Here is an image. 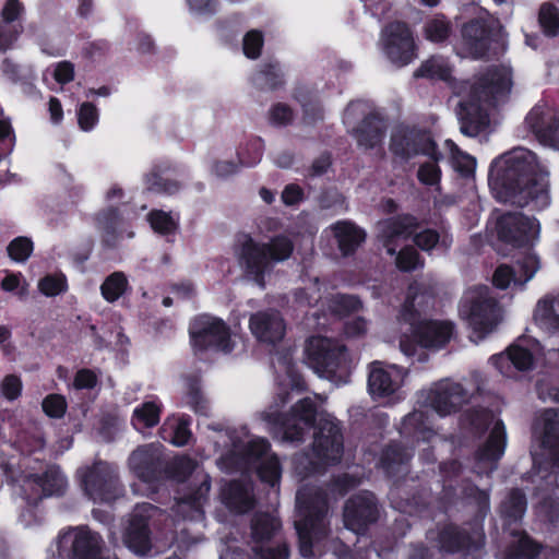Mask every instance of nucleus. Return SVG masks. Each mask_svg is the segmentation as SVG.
Instances as JSON below:
<instances>
[{
    "mask_svg": "<svg viewBox=\"0 0 559 559\" xmlns=\"http://www.w3.org/2000/svg\"><path fill=\"white\" fill-rule=\"evenodd\" d=\"M489 181L497 198L524 205L528 200L547 199L548 171L535 153L518 147L491 165Z\"/></svg>",
    "mask_w": 559,
    "mask_h": 559,
    "instance_id": "obj_1",
    "label": "nucleus"
},
{
    "mask_svg": "<svg viewBox=\"0 0 559 559\" xmlns=\"http://www.w3.org/2000/svg\"><path fill=\"white\" fill-rule=\"evenodd\" d=\"M511 85V71L506 67L489 70L471 85L457 111L461 132L476 136L488 122L487 109L503 102Z\"/></svg>",
    "mask_w": 559,
    "mask_h": 559,
    "instance_id": "obj_2",
    "label": "nucleus"
},
{
    "mask_svg": "<svg viewBox=\"0 0 559 559\" xmlns=\"http://www.w3.org/2000/svg\"><path fill=\"white\" fill-rule=\"evenodd\" d=\"M467 391L456 382L442 380L418 395L415 414L420 418L447 417L463 411L471 419H495L500 416V407H485L473 404Z\"/></svg>",
    "mask_w": 559,
    "mask_h": 559,
    "instance_id": "obj_3",
    "label": "nucleus"
},
{
    "mask_svg": "<svg viewBox=\"0 0 559 559\" xmlns=\"http://www.w3.org/2000/svg\"><path fill=\"white\" fill-rule=\"evenodd\" d=\"M432 297L423 292L418 283H413L400 313V320L409 323L417 343L429 349H440L450 342L454 333L453 323L445 320H419L420 312Z\"/></svg>",
    "mask_w": 559,
    "mask_h": 559,
    "instance_id": "obj_4",
    "label": "nucleus"
},
{
    "mask_svg": "<svg viewBox=\"0 0 559 559\" xmlns=\"http://www.w3.org/2000/svg\"><path fill=\"white\" fill-rule=\"evenodd\" d=\"M284 430V439L287 441L302 440L304 429H319L314 436L313 456L309 460L311 471H319L320 466L337 463L343 451V438L333 421H322V426H316V421H275Z\"/></svg>",
    "mask_w": 559,
    "mask_h": 559,
    "instance_id": "obj_5",
    "label": "nucleus"
},
{
    "mask_svg": "<svg viewBox=\"0 0 559 559\" xmlns=\"http://www.w3.org/2000/svg\"><path fill=\"white\" fill-rule=\"evenodd\" d=\"M411 236L417 247L427 252L433 248L445 251L452 245V238L447 234L440 235L431 228L418 231L417 219L411 215L390 218L380 224L379 237L391 255H394L399 245Z\"/></svg>",
    "mask_w": 559,
    "mask_h": 559,
    "instance_id": "obj_6",
    "label": "nucleus"
},
{
    "mask_svg": "<svg viewBox=\"0 0 559 559\" xmlns=\"http://www.w3.org/2000/svg\"><path fill=\"white\" fill-rule=\"evenodd\" d=\"M296 502L300 516L295 522L299 550L302 557H311L314 555V548L319 549L320 540L326 535V501L321 493H317L310 500L307 490L302 489L297 492Z\"/></svg>",
    "mask_w": 559,
    "mask_h": 559,
    "instance_id": "obj_7",
    "label": "nucleus"
},
{
    "mask_svg": "<svg viewBox=\"0 0 559 559\" xmlns=\"http://www.w3.org/2000/svg\"><path fill=\"white\" fill-rule=\"evenodd\" d=\"M293 252L292 240L284 235L276 236L269 243H258L245 236L241 240L240 259L249 275L263 285L265 273H269L274 262L287 260Z\"/></svg>",
    "mask_w": 559,
    "mask_h": 559,
    "instance_id": "obj_8",
    "label": "nucleus"
},
{
    "mask_svg": "<svg viewBox=\"0 0 559 559\" xmlns=\"http://www.w3.org/2000/svg\"><path fill=\"white\" fill-rule=\"evenodd\" d=\"M460 313L468 322L471 338L476 343L493 331L499 318L496 299L487 286L468 288L461 299Z\"/></svg>",
    "mask_w": 559,
    "mask_h": 559,
    "instance_id": "obj_9",
    "label": "nucleus"
},
{
    "mask_svg": "<svg viewBox=\"0 0 559 559\" xmlns=\"http://www.w3.org/2000/svg\"><path fill=\"white\" fill-rule=\"evenodd\" d=\"M306 357L309 367L321 378L333 379L338 370L347 366L345 346L325 336H312L308 340Z\"/></svg>",
    "mask_w": 559,
    "mask_h": 559,
    "instance_id": "obj_10",
    "label": "nucleus"
},
{
    "mask_svg": "<svg viewBox=\"0 0 559 559\" xmlns=\"http://www.w3.org/2000/svg\"><path fill=\"white\" fill-rule=\"evenodd\" d=\"M192 347L195 350L217 348L223 352L231 349L230 335L223 320L201 314L193 319L189 328Z\"/></svg>",
    "mask_w": 559,
    "mask_h": 559,
    "instance_id": "obj_11",
    "label": "nucleus"
},
{
    "mask_svg": "<svg viewBox=\"0 0 559 559\" xmlns=\"http://www.w3.org/2000/svg\"><path fill=\"white\" fill-rule=\"evenodd\" d=\"M85 493L94 502H109L119 492V485L114 468L99 462L91 468L79 472Z\"/></svg>",
    "mask_w": 559,
    "mask_h": 559,
    "instance_id": "obj_12",
    "label": "nucleus"
},
{
    "mask_svg": "<svg viewBox=\"0 0 559 559\" xmlns=\"http://www.w3.org/2000/svg\"><path fill=\"white\" fill-rule=\"evenodd\" d=\"M381 47L386 58L396 67H404L416 58L412 33L401 22L391 23L382 31Z\"/></svg>",
    "mask_w": 559,
    "mask_h": 559,
    "instance_id": "obj_13",
    "label": "nucleus"
},
{
    "mask_svg": "<svg viewBox=\"0 0 559 559\" xmlns=\"http://www.w3.org/2000/svg\"><path fill=\"white\" fill-rule=\"evenodd\" d=\"M391 151L405 159L418 154L427 155L439 160L442 155L436 151V144L429 134L406 128L394 131L391 140Z\"/></svg>",
    "mask_w": 559,
    "mask_h": 559,
    "instance_id": "obj_14",
    "label": "nucleus"
},
{
    "mask_svg": "<svg viewBox=\"0 0 559 559\" xmlns=\"http://www.w3.org/2000/svg\"><path fill=\"white\" fill-rule=\"evenodd\" d=\"M497 231L503 242L522 247L538 237L539 224L521 213H508L498 219Z\"/></svg>",
    "mask_w": 559,
    "mask_h": 559,
    "instance_id": "obj_15",
    "label": "nucleus"
},
{
    "mask_svg": "<svg viewBox=\"0 0 559 559\" xmlns=\"http://www.w3.org/2000/svg\"><path fill=\"white\" fill-rule=\"evenodd\" d=\"M406 371L396 365L373 361L369 366L368 391L374 399L395 395L404 384Z\"/></svg>",
    "mask_w": 559,
    "mask_h": 559,
    "instance_id": "obj_16",
    "label": "nucleus"
},
{
    "mask_svg": "<svg viewBox=\"0 0 559 559\" xmlns=\"http://www.w3.org/2000/svg\"><path fill=\"white\" fill-rule=\"evenodd\" d=\"M60 552L72 559H95L100 549V537L80 527L62 533L58 539Z\"/></svg>",
    "mask_w": 559,
    "mask_h": 559,
    "instance_id": "obj_17",
    "label": "nucleus"
},
{
    "mask_svg": "<svg viewBox=\"0 0 559 559\" xmlns=\"http://www.w3.org/2000/svg\"><path fill=\"white\" fill-rule=\"evenodd\" d=\"M158 510L148 503H142L134 509L123 540L126 546L138 555H144L150 549V536L147 520L154 516Z\"/></svg>",
    "mask_w": 559,
    "mask_h": 559,
    "instance_id": "obj_18",
    "label": "nucleus"
},
{
    "mask_svg": "<svg viewBox=\"0 0 559 559\" xmlns=\"http://www.w3.org/2000/svg\"><path fill=\"white\" fill-rule=\"evenodd\" d=\"M525 122L538 141L555 145L559 139V112L546 104L536 105L526 116Z\"/></svg>",
    "mask_w": 559,
    "mask_h": 559,
    "instance_id": "obj_19",
    "label": "nucleus"
},
{
    "mask_svg": "<svg viewBox=\"0 0 559 559\" xmlns=\"http://www.w3.org/2000/svg\"><path fill=\"white\" fill-rule=\"evenodd\" d=\"M67 480L57 467H50L43 476L31 475L23 483L24 498L28 503H36L44 497L61 495Z\"/></svg>",
    "mask_w": 559,
    "mask_h": 559,
    "instance_id": "obj_20",
    "label": "nucleus"
},
{
    "mask_svg": "<svg viewBox=\"0 0 559 559\" xmlns=\"http://www.w3.org/2000/svg\"><path fill=\"white\" fill-rule=\"evenodd\" d=\"M129 465L132 473L146 486L141 493L152 492L153 483L157 478L160 466L159 448L155 445L139 448L131 454Z\"/></svg>",
    "mask_w": 559,
    "mask_h": 559,
    "instance_id": "obj_21",
    "label": "nucleus"
},
{
    "mask_svg": "<svg viewBox=\"0 0 559 559\" xmlns=\"http://www.w3.org/2000/svg\"><path fill=\"white\" fill-rule=\"evenodd\" d=\"M378 514L373 495L361 492L347 501L344 510V523L348 530L360 533L368 523L377 520Z\"/></svg>",
    "mask_w": 559,
    "mask_h": 559,
    "instance_id": "obj_22",
    "label": "nucleus"
},
{
    "mask_svg": "<svg viewBox=\"0 0 559 559\" xmlns=\"http://www.w3.org/2000/svg\"><path fill=\"white\" fill-rule=\"evenodd\" d=\"M249 328L259 342L266 344L282 341L286 333V323L276 310L255 312L249 319Z\"/></svg>",
    "mask_w": 559,
    "mask_h": 559,
    "instance_id": "obj_23",
    "label": "nucleus"
},
{
    "mask_svg": "<svg viewBox=\"0 0 559 559\" xmlns=\"http://www.w3.org/2000/svg\"><path fill=\"white\" fill-rule=\"evenodd\" d=\"M269 443L262 438H253L247 442V456L249 461L262 460L258 465L260 478L275 487L281 477L278 460L269 455Z\"/></svg>",
    "mask_w": 559,
    "mask_h": 559,
    "instance_id": "obj_24",
    "label": "nucleus"
},
{
    "mask_svg": "<svg viewBox=\"0 0 559 559\" xmlns=\"http://www.w3.org/2000/svg\"><path fill=\"white\" fill-rule=\"evenodd\" d=\"M277 370L285 372V377L280 379V390L272 403L267 406L264 413V419H280L283 415V408L287 402V389H298L302 384L300 373L296 370L295 366L286 359L278 361Z\"/></svg>",
    "mask_w": 559,
    "mask_h": 559,
    "instance_id": "obj_25",
    "label": "nucleus"
},
{
    "mask_svg": "<svg viewBox=\"0 0 559 559\" xmlns=\"http://www.w3.org/2000/svg\"><path fill=\"white\" fill-rule=\"evenodd\" d=\"M534 353L521 343L511 345L507 353L490 358L493 366L506 377H513L512 367L519 371H527L534 366Z\"/></svg>",
    "mask_w": 559,
    "mask_h": 559,
    "instance_id": "obj_26",
    "label": "nucleus"
},
{
    "mask_svg": "<svg viewBox=\"0 0 559 559\" xmlns=\"http://www.w3.org/2000/svg\"><path fill=\"white\" fill-rule=\"evenodd\" d=\"M534 443H538L542 451L532 450L534 462L539 457H548L551 461L559 462V421H538L534 427Z\"/></svg>",
    "mask_w": 559,
    "mask_h": 559,
    "instance_id": "obj_27",
    "label": "nucleus"
},
{
    "mask_svg": "<svg viewBox=\"0 0 559 559\" xmlns=\"http://www.w3.org/2000/svg\"><path fill=\"white\" fill-rule=\"evenodd\" d=\"M539 267L538 260L535 255H527L523 262L519 264V270L514 271L508 265H500L495 274L492 282L501 289L508 288L511 284L514 286H523L537 272Z\"/></svg>",
    "mask_w": 559,
    "mask_h": 559,
    "instance_id": "obj_28",
    "label": "nucleus"
},
{
    "mask_svg": "<svg viewBox=\"0 0 559 559\" xmlns=\"http://www.w3.org/2000/svg\"><path fill=\"white\" fill-rule=\"evenodd\" d=\"M463 49L467 57L481 58L485 56L489 38L484 23L473 21L467 23L462 31Z\"/></svg>",
    "mask_w": 559,
    "mask_h": 559,
    "instance_id": "obj_29",
    "label": "nucleus"
},
{
    "mask_svg": "<svg viewBox=\"0 0 559 559\" xmlns=\"http://www.w3.org/2000/svg\"><path fill=\"white\" fill-rule=\"evenodd\" d=\"M289 415L293 419H324L331 416L325 399L318 394L297 401L290 407Z\"/></svg>",
    "mask_w": 559,
    "mask_h": 559,
    "instance_id": "obj_30",
    "label": "nucleus"
},
{
    "mask_svg": "<svg viewBox=\"0 0 559 559\" xmlns=\"http://www.w3.org/2000/svg\"><path fill=\"white\" fill-rule=\"evenodd\" d=\"M210 491V483L205 477L198 491L192 496L180 499L176 507L175 513L178 516H182V519H189L191 521H200L203 519V500L205 499L207 492Z\"/></svg>",
    "mask_w": 559,
    "mask_h": 559,
    "instance_id": "obj_31",
    "label": "nucleus"
},
{
    "mask_svg": "<svg viewBox=\"0 0 559 559\" xmlns=\"http://www.w3.org/2000/svg\"><path fill=\"white\" fill-rule=\"evenodd\" d=\"M343 254L354 252L365 240V233L350 222H337L331 227Z\"/></svg>",
    "mask_w": 559,
    "mask_h": 559,
    "instance_id": "obj_32",
    "label": "nucleus"
},
{
    "mask_svg": "<svg viewBox=\"0 0 559 559\" xmlns=\"http://www.w3.org/2000/svg\"><path fill=\"white\" fill-rule=\"evenodd\" d=\"M490 436L485 447L479 452L480 461L495 463L503 455L507 444L506 427L502 421H489Z\"/></svg>",
    "mask_w": 559,
    "mask_h": 559,
    "instance_id": "obj_33",
    "label": "nucleus"
},
{
    "mask_svg": "<svg viewBox=\"0 0 559 559\" xmlns=\"http://www.w3.org/2000/svg\"><path fill=\"white\" fill-rule=\"evenodd\" d=\"M252 487L249 483L234 481L226 486L222 492L223 500L237 512H246L252 506Z\"/></svg>",
    "mask_w": 559,
    "mask_h": 559,
    "instance_id": "obj_34",
    "label": "nucleus"
},
{
    "mask_svg": "<svg viewBox=\"0 0 559 559\" xmlns=\"http://www.w3.org/2000/svg\"><path fill=\"white\" fill-rule=\"evenodd\" d=\"M440 547L445 551H454L460 549L461 547L466 548H477L484 544V534L481 532H476L473 539L466 538L461 532H459L455 527H447L440 534Z\"/></svg>",
    "mask_w": 559,
    "mask_h": 559,
    "instance_id": "obj_35",
    "label": "nucleus"
},
{
    "mask_svg": "<svg viewBox=\"0 0 559 559\" xmlns=\"http://www.w3.org/2000/svg\"><path fill=\"white\" fill-rule=\"evenodd\" d=\"M534 318L542 328L559 332V296L554 300H540L535 309Z\"/></svg>",
    "mask_w": 559,
    "mask_h": 559,
    "instance_id": "obj_36",
    "label": "nucleus"
},
{
    "mask_svg": "<svg viewBox=\"0 0 559 559\" xmlns=\"http://www.w3.org/2000/svg\"><path fill=\"white\" fill-rule=\"evenodd\" d=\"M383 128L381 121L371 116L364 119L362 124L354 130V135L360 146L371 148L382 140Z\"/></svg>",
    "mask_w": 559,
    "mask_h": 559,
    "instance_id": "obj_37",
    "label": "nucleus"
},
{
    "mask_svg": "<svg viewBox=\"0 0 559 559\" xmlns=\"http://www.w3.org/2000/svg\"><path fill=\"white\" fill-rule=\"evenodd\" d=\"M129 288V282L124 273L114 272L105 278L100 285L103 298L108 302L118 300Z\"/></svg>",
    "mask_w": 559,
    "mask_h": 559,
    "instance_id": "obj_38",
    "label": "nucleus"
},
{
    "mask_svg": "<svg viewBox=\"0 0 559 559\" xmlns=\"http://www.w3.org/2000/svg\"><path fill=\"white\" fill-rule=\"evenodd\" d=\"M451 74V68L442 57H431L421 63L415 72V76L448 80Z\"/></svg>",
    "mask_w": 559,
    "mask_h": 559,
    "instance_id": "obj_39",
    "label": "nucleus"
},
{
    "mask_svg": "<svg viewBox=\"0 0 559 559\" xmlns=\"http://www.w3.org/2000/svg\"><path fill=\"white\" fill-rule=\"evenodd\" d=\"M280 526V522L274 514L258 515L252 524V536L257 542L269 539Z\"/></svg>",
    "mask_w": 559,
    "mask_h": 559,
    "instance_id": "obj_40",
    "label": "nucleus"
},
{
    "mask_svg": "<svg viewBox=\"0 0 559 559\" xmlns=\"http://www.w3.org/2000/svg\"><path fill=\"white\" fill-rule=\"evenodd\" d=\"M425 37L433 43H441L451 33V23L443 15H436L425 24Z\"/></svg>",
    "mask_w": 559,
    "mask_h": 559,
    "instance_id": "obj_41",
    "label": "nucleus"
},
{
    "mask_svg": "<svg viewBox=\"0 0 559 559\" xmlns=\"http://www.w3.org/2000/svg\"><path fill=\"white\" fill-rule=\"evenodd\" d=\"M447 145L450 147L452 153V163L456 171L463 176H471L476 168V160L468 154L460 151L459 147L450 140Z\"/></svg>",
    "mask_w": 559,
    "mask_h": 559,
    "instance_id": "obj_42",
    "label": "nucleus"
},
{
    "mask_svg": "<svg viewBox=\"0 0 559 559\" xmlns=\"http://www.w3.org/2000/svg\"><path fill=\"white\" fill-rule=\"evenodd\" d=\"M514 543L516 546L509 551L504 559H531L538 552V546L534 544L525 534H516L514 536Z\"/></svg>",
    "mask_w": 559,
    "mask_h": 559,
    "instance_id": "obj_43",
    "label": "nucleus"
},
{
    "mask_svg": "<svg viewBox=\"0 0 559 559\" xmlns=\"http://www.w3.org/2000/svg\"><path fill=\"white\" fill-rule=\"evenodd\" d=\"M328 307L332 314L344 316L360 307V301L353 296L333 295L328 300Z\"/></svg>",
    "mask_w": 559,
    "mask_h": 559,
    "instance_id": "obj_44",
    "label": "nucleus"
},
{
    "mask_svg": "<svg viewBox=\"0 0 559 559\" xmlns=\"http://www.w3.org/2000/svg\"><path fill=\"white\" fill-rule=\"evenodd\" d=\"M39 292L47 297H55L67 290V280L63 275H46L37 285Z\"/></svg>",
    "mask_w": 559,
    "mask_h": 559,
    "instance_id": "obj_45",
    "label": "nucleus"
},
{
    "mask_svg": "<svg viewBox=\"0 0 559 559\" xmlns=\"http://www.w3.org/2000/svg\"><path fill=\"white\" fill-rule=\"evenodd\" d=\"M148 221L152 228L160 234H169L177 228V218L163 211H153Z\"/></svg>",
    "mask_w": 559,
    "mask_h": 559,
    "instance_id": "obj_46",
    "label": "nucleus"
},
{
    "mask_svg": "<svg viewBox=\"0 0 559 559\" xmlns=\"http://www.w3.org/2000/svg\"><path fill=\"white\" fill-rule=\"evenodd\" d=\"M33 252V242L26 237H17L8 246V253L15 262H25Z\"/></svg>",
    "mask_w": 559,
    "mask_h": 559,
    "instance_id": "obj_47",
    "label": "nucleus"
},
{
    "mask_svg": "<svg viewBox=\"0 0 559 559\" xmlns=\"http://www.w3.org/2000/svg\"><path fill=\"white\" fill-rule=\"evenodd\" d=\"M539 22L548 35L559 31V11L551 4H544L539 11Z\"/></svg>",
    "mask_w": 559,
    "mask_h": 559,
    "instance_id": "obj_48",
    "label": "nucleus"
},
{
    "mask_svg": "<svg viewBox=\"0 0 559 559\" xmlns=\"http://www.w3.org/2000/svg\"><path fill=\"white\" fill-rule=\"evenodd\" d=\"M395 263L401 271L406 272L423 265L418 252L412 247L402 249L396 255Z\"/></svg>",
    "mask_w": 559,
    "mask_h": 559,
    "instance_id": "obj_49",
    "label": "nucleus"
},
{
    "mask_svg": "<svg viewBox=\"0 0 559 559\" xmlns=\"http://www.w3.org/2000/svg\"><path fill=\"white\" fill-rule=\"evenodd\" d=\"M417 178L423 185L433 186L438 189L441 178V169L436 162L425 163L418 168Z\"/></svg>",
    "mask_w": 559,
    "mask_h": 559,
    "instance_id": "obj_50",
    "label": "nucleus"
},
{
    "mask_svg": "<svg viewBox=\"0 0 559 559\" xmlns=\"http://www.w3.org/2000/svg\"><path fill=\"white\" fill-rule=\"evenodd\" d=\"M43 409L51 418H61L67 409L66 399L59 394H50L43 401Z\"/></svg>",
    "mask_w": 559,
    "mask_h": 559,
    "instance_id": "obj_51",
    "label": "nucleus"
},
{
    "mask_svg": "<svg viewBox=\"0 0 559 559\" xmlns=\"http://www.w3.org/2000/svg\"><path fill=\"white\" fill-rule=\"evenodd\" d=\"M98 121L96 107L91 103H83L79 109L78 122L83 131L92 130Z\"/></svg>",
    "mask_w": 559,
    "mask_h": 559,
    "instance_id": "obj_52",
    "label": "nucleus"
},
{
    "mask_svg": "<svg viewBox=\"0 0 559 559\" xmlns=\"http://www.w3.org/2000/svg\"><path fill=\"white\" fill-rule=\"evenodd\" d=\"M22 381L17 376L9 374L0 383L1 395L9 400H16L22 392Z\"/></svg>",
    "mask_w": 559,
    "mask_h": 559,
    "instance_id": "obj_53",
    "label": "nucleus"
},
{
    "mask_svg": "<svg viewBox=\"0 0 559 559\" xmlns=\"http://www.w3.org/2000/svg\"><path fill=\"white\" fill-rule=\"evenodd\" d=\"M263 46L262 34L258 31H250L243 38V52L248 58L255 59Z\"/></svg>",
    "mask_w": 559,
    "mask_h": 559,
    "instance_id": "obj_54",
    "label": "nucleus"
},
{
    "mask_svg": "<svg viewBox=\"0 0 559 559\" xmlns=\"http://www.w3.org/2000/svg\"><path fill=\"white\" fill-rule=\"evenodd\" d=\"M21 27L10 25V23H0V51L7 50L17 40Z\"/></svg>",
    "mask_w": 559,
    "mask_h": 559,
    "instance_id": "obj_55",
    "label": "nucleus"
},
{
    "mask_svg": "<svg viewBox=\"0 0 559 559\" xmlns=\"http://www.w3.org/2000/svg\"><path fill=\"white\" fill-rule=\"evenodd\" d=\"M147 189L155 192L175 193L179 190V185L176 181L163 179L153 174L147 177Z\"/></svg>",
    "mask_w": 559,
    "mask_h": 559,
    "instance_id": "obj_56",
    "label": "nucleus"
},
{
    "mask_svg": "<svg viewBox=\"0 0 559 559\" xmlns=\"http://www.w3.org/2000/svg\"><path fill=\"white\" fill-rule=\"evenodd\" d=\"M293 111L285 104H276L270 110V121L276 126H285L293 120Z\"/></svg>",
    "mask_w": 559,
    "mask_h": 559,
    "instance_id": "obj_57",
    "label": "nucleus"
},
{
    "mask_svg": "<svg viewBox=\"0 0 559 559\" xmlns=\"http://www.w3.org/2000/svg\"><path fill=\"white\" fill-rule=\"evenodd\" d=\"M24 12V5L19 0H7L2 11L1 17L5 23L16 21Z\"/></svg>",
    "mask_w": 559,
    "mask_h": 559,
    "instance_id": "obj_58",
    "label": "nucleus"
},
{
    "mask_svg": "<svg viewBox=\"0 0 559 559\" xmlns=\"http://www.w3.org/2000/svg\"><path fill=\"white\" fill-rule=\"evenodd\" d=\"M97 383L96 374L88 369H81L76 372L73 381L75 389H93Z\"/></svg>",
    "mask_w": 559,
    "mask_h": 559,
    "instance_id": "obj_59",
    "label": "nucleus"
},
{
    "mask_svg": "<svg viewBox=\"0 0 559 559\" xmlns=\"http://www.w3.org/2000/svg\"><path fill=\"white\" fill-rule=\"evenodd\" d=\"M160 415V405L154 401L142 404L141 407L134 409V416L138 419H158Z\"/></svg>",
    "mask_w": 559,
    "mask_h": 559,
    "instance_id": "obj_60",
    "label": "nucleus"
},
{
    "mask_svg": "<svg viewBox=\"0 0 559 559\" xmlns=\"http://www.w3.org/2000/svg\"><path fill=\"white\" fill-rule=\"evenodd\" d=\"M187 421H178L177 425L173 428V435L169 438V441L177 445L182 447L188 443L191 432L188 428Z\"/></svg>",
    "mask_w": 559,
    "mask_h": 559,
    "instance_id": "obj_61",
    "label": "nucleus"
},
{
    "mask_svg": "<svg viewBox=\"0 0 559 559\" xmlns=\"http://www.w3.org/2000/svg\"><path fill=\"white\" fill-rule=\"evenodd\" d=\"M1 287L5 292L17 290V295L20 297H25L27 295V284H22L20 277L15 274L5 276L1 282Z\"/></svg>",
    "mask_w": 559,
    "mask_h": 559,
    "instance_id": "obj_62",
    "label": "nucleus"
},
{
    "mask_svg": "<svg viewBox=\"0 0 559 559\" xmlns=\"http://www.w3.org/2000/svg\"><path fill=\"white\" fill-rule=\"evenodd\" d=\"M53 78L61 84L71 82L74 78V66L69 61L59 62L56 66Z\"/></svg>",
    "mask_w": 559,
    "mask_h": 559,
    "instance_id": "obj_63",
    "label": "nucleus"
},
{
    "mask_svg": "<svg viewBox=\"0 0 559 559\" xmlns=\"http://www.w3.org/2000/svg\"><path fill=\"white\" fill-rule=\"evenodd\" d=\"M259 559H287L288 558V549L286 545H281L277 547H267L265 549L261 548L260 550H255Z\"/></svg>",
    "mask_w": 559,
    "mask_h": 559,
    "instance_id": "obj_64",
    "label": "nucleus"
}]
</instances>
